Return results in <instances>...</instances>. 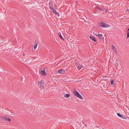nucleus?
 <instances>
[{
  "label": "nucleus",
  "mask_w": 129,
  "mask_h": 129,
  "mask_svg": "<svg viewBox=\"0 0 129 129\" xmlns=\"http://www.w3.org/2000/svg\"><path fill=\"white\" fill-rule=\"evenodd\" d=\"M99 26L102 27H109L110 25L109 24H106L104 22H101L99 24Z\"/></svg>",
  "instance_id": "1"
},
{
  "label": "nucleus",
  "mask_w": 129,
  "mask_h": 129,
  "mask_svg": "<svg viewBox=\"0 0 129 129\" xmlns=\"http://www.w3.org/2000/svg\"><path fill=\"white\" fill-rule=\"evenodd\" d=\"M44 80H41L38 82V84H40V88L41 89H43L44 87Z\"/></svg>",
  "instance_id": "2"
},
{
  "label": "nucleus",
  "mask_w": 129,
  "mask_h": 129,
  "mask_svg": "<svg viewBox=\"0 0 129 129\" xmlns=\"http://www.w3.org/2000/svg\"><path fill=\"white\" fill-rule=\"evenodd\" d=\"M1 119L4 121H6L10 122L11 121V119L9 117H7L6 116H2L1 117Z\"/></svg>",
  "instance_id": "3"
},
{
  "label": "nucleus",
  "mask_w": 129,
  "mask_h": 129,
  "mask_svg": "<svg viewBox=\"0 0 129 129\" xmlns=\"http://www.w3.org/2000/svg\"><path fill=\"white\" fill-rule=\"evenodd\" d=\"M74 94L75 96H77L79 98L81 99H83L82 97L78 92L77 91H75L74 92Z\"/></svg>",
  "instance_id": "4"
},
{
  "label": "nucleus",
  "mask_w": 129,
  "mask_h": 129,
  "mask_svg": "<svg viewBox=\"0 0 129 129\" xmlns=\"http://www.w3.org/2000/svg\"><path fill=\"white\" fill-rule=\"evenodd\" d=\"M117 114L119 117H120L123 119H126V117L125 116L121 115L120 113H118Z\"/></svg>",
  "instance_id": "5"
},
{
  "label": "nucleus",
  "mask_w": 129,
  "mask_h": 129,
  "mask_svg": "<svg viewBox=\"0 0 129 129\" xmlns=\"http://www.w3.org/2000/svg\"><path fill=\"white\" fill-rule=\"evenodd\" d=\"M58 72L61 74H63L66 72L65 70L63 69H61L58 70Z\"/></svg>",
  "instance_id": "6"
},
{
  "label": "nucleus",
  "mask_w": 129,
  "mask_h": 129,
  "mask_svg": "<svg viewBox=\"0 0 129 129\" xmlns=\"http://www.w3.org/2000/svg\"><path fill=\"white\" fill-rule=\"evenodd\" d=\"M52 10H53L52 11V12L56 15H57L58 16H59V13L58 12H56V11L54 9H52Z\"/></svg>",
  "instance_id": "7"
},
{
  "label": "nucleus",
  "mask_w": 129,
  "mask_h": 129,
  "mask_svg": "<svg viewBox=\"0 0 129 129\" xmlns=\"http://www.w3.org/2000/svg\"><path fill=\"white\" fill-rule=\"evenodd\" d=\"M35 44L34 46V48L35 49L37 47L38 43V40H35Z\"/></svg>",
  "instance_id": "8"
},
{
  "label": "nucleus",
  "mask_w": 129,
  "mask_h": 129,
  "mask_svg": "<svg viewBox=\"0 0 129 129\" xmlns=\"http://www.w3.org/2000/svg\"><path fill=\"white\" fill-rule=\"evenodd\" d=\"M41 73L42 75H44L45 76L46 75V74L45 73V69L42 70L41 71Z\"/></svg>",
  "instance_id": "9"
},
{
  "label": "nucleus",
  "mask_w": 129,
  "mask_h": 129,
  "mask_svg": "<svg viewBox=\"0 0 129 129\" xmlns=\"http://www.w3.org/2000/svg\"><path fill=\"white\" fill-rule=\"evenodd\" d=\"M89 38L91 40L94 42H95L96 41L95 38L92 36H89Z\"/></svg>",
  "instance_id": "10"
},
{
  "label": "nucleus",
  "mask_w": 129,
  "mask_h": 129,
  "mask_svg": "<svg viewBox=\"0 0 129 129\" xmlns=\"http://www.w3.org/2000/svg\"><path fill=\"white\" fill-rule=\"evenodd\" d=\"M49 8H50V9H53V4H52V2H49Z\"/></svg>",
  "instance_id": "11"
},
{
  "label": "nucleus",
  "mask_w": 129,
  "mask_h": 129,
  "mask_svg": "<svg viewBox=\"0 0 129 129\" xmlns=\"http://www.w3.org/2000/svg\"><path fill=\"white\" fill-rule=\"evenodd\" d=\"M100 38L101 40H102L104 39V38L103 37V35L101 34H99L98 35Z\"/></svg>",
  "instance_id": "12"
},
{
  "label": "nucleus",
  "mask_w": 129,
  "mask_h": 129,
  "mask_svg": "<svg viewBox=\"0 0 129 129\" xmlns=\"http://www.w3.org/2000/svg\"><path fill=\"white\" fill-rule=\"evenodd\" d=\"M83 67V66L79 64L77 66V67L78 70H80Z\"/></svg>",
  "instance_id": "13"
},
{
  "label": "nucleus",
  "mask_w": 129,
  "mask_h": 129,
  "mask_svg": "<svg viewBox=\"0 0 129 129\" xmlns=\"http://www.w3.org/2000/svg\"><path fill=\"white\" fill-rule=\"evenodd\" d=\"M70 94H64V96L66 97L67 98H68L70 96Z\"/></svg>",
  "instance_id": "14"
},
{
  "label": "nucleus",
  "mask_w": 129,
  "mask_h": 129,
  "mask_svg": "<svg viewBox=\"0 0 129 129\" xmlns=\"http://www.w3.org/2000/svg\"><path fill=\"white\" fill-rule=\"evenodd\" d=\"M58 34L59 35V36L60 37V38L61 39H63V40H64V39L62 37V36L61 35V33H60V32H59L58 33Z\"/></svg>",
  "instance_id": "15"
},
{
  "label": "nucleus",
  "mask_w": 129,
  "mask_h": 129,
  "mask_svg": "<svg viewBox=\"0 0 129 129\" xmlns=\"http://www.w3.org/2000/svg\"><path fill=\"white\" fill-rule=\"evenodd\" d=\"M127 35V38H128L129 37V28L128 29Z\"/></svg>",
  "instance_id": "16"
},
{
  "label": "nucleus",
  "mask_w": 129,
  "mask_h": 129,
  "mask_svg": "<svg viewBox=\"0 0 129 129\" xmlns=\"http://www.w3.org/2000/svg\"><path fill=\"white\" fill-rule=\"evenodd\" d=\"M114 82V81L113 80L111 79L110 81V84H111L112 85H113L114 84H113V82Z\"/></svg>",
  "instance_id": "17"
},
{
  "label": "nucleus",
  "mask_w": 129,
  "mask_h": 129,
  "mask_svg": "<svg viewBox=\"0 0 129 129\" xmlns=\"http://www.w3.org/2000/svg\"><path fill=\"white\" fill-rule=\"evenodd\" d=\"M112 49L113 50H115L116 49L115 48L113 45L112 46Z\"/></svg>",
  "instance_id": "18"
},
{
  "label": "nucleus",
  "mask_w": 129,
  "mask_h": 129,
  "mask_svg": "<svg viewBox=\"0 0 129 129\" xmlns=\"http://www.w3.org/2000/svg\"><path fill=\"white\" fill-rule=\"evenodd\" d=\"M93 34L95 35H96V36L98 35V34H96L94 31L93 32Z\"/></svg>",
  "instance_id": "19"
},
{
  "label": "nucleus",
  "mask_w": 129,
  "mask_h": 129,
  "mask_svg": "<svg viewBox=\"0 0 129 129\" xmlns=\"http://www.w3.org/2000/svg\"><path fill=\"white\" fill-rule=\"evenodd\" d=\"M104 10H105V9H101L100 10L101 11H104Z\"/></svg>",
  "instance_id": "20"
},
{
  "label": "nucleus",
  "mask_w": 129,
  "mask_h": 129,
  "mask_svg": "<svg viewBox=\"0 0 129 129\" xmlns=\"http://www.w3.org/2000/svg\"><path fill=\"white\" fill-rule=\"evenodd\" d=\"M105 13H107L108 11L107 10L105 9Z\"/></svg>",
  "instance_id": "21"
},
{
  "label": "nucleus",
  "mask_w": 129,
  "mask_h": 129,
  "mask_svg": "<svg viewBox=\"0 0 129 129\" xmlns=\"http://www.w3.org/2000/svg\"><path fill=\"white\" fill-rule=\"evenodd\" d=\"M114 52V53H115V54H116L117 53V51L115 50Z\"/></svg>",
  "instance_id": "22"
},
{
  "label": "nucleus",
  "mask_w": 129,
  "mask_h": 129,
  "mask_svg": "<svg viewBox=\"0 0 129 129\" xmlns=\"http://www.w3.org/2000/svg\"><path fill=\"white\" fill-rule=\"evenodd\" d=\"M98 8L100 10H101V9H102L101 8Z\"/></svg>",
  "instance_id": "23"
},
{
  "label": "nucleus",
  "mask_w": 129,
  "mask_h": 129,
  "mask_svg": "<svg viewBox=\"0 0 129 129\" xmlns=\"http://www.w3.org/2000/svg\"><path fill=\"white\" fill-rule=\"evenodd\" d=\"M129 9H127V10H126V11H129Z\"/></svg>",
  "instance_id": "24"
}]
</instances>
